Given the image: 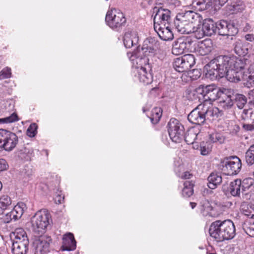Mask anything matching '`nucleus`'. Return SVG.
<instances>
[{"instance_id": "393cba45", "label": "nucleus", "mask_w": 254, "mask_h": 254, "mask_svg": "<svg viewBox=\"0 0 254 254\" xmlns=\"http://www.w3.org/2000/svg\"><path fill=\"white\" fill-rule=\"evenodd\" d=\"M228 190L232 196L240 197L241 193H242L241 180L237 179L231 182Z\"/></svg>"}, {"instance_id": "9d476101", "label": "nucleus", "mask_w": 254, "mask_h": 254, "mask_svg": "<svg viewBox=\"0 0 254 254\" xmlns=\"http://www.w3.org/2000/svg\"><path fill=\"white\" fill-rule=\"evenodd\" d=\"M169 135L171 140L176 143L184 139V127L176 119H171L168 124Z\"/></svg>"}, {"instance_id": "e2e57ef3", "label": "nucleus", "mask_w": 254, "mask_h": 254, "mask_svg": "<svg viewBox=\"0 0 254 254\" xmlns=\"http://www.w3.org/2000/svg\"><path fill=\"white\" fill-rule=\"evenodd\" d=\"M243 127L247 130L252 131L254 129V125L245 124L243 125Z\"/></svg>"}, {"instance_id": "72a5a7b5", "label": "nucleus", "mask_w": 254, "mask_h": 254, "mask_svg": "<svg viewBox=\"0 0 254 254\" xmlns=\"http://www.w3.org/2000/svg\"><path fill=\"white\" fill-rule=\"evenodd\" d=\"M234 50L236 54L239 56H245L248 53V48L240 40L236 41L235 43Z\"/></svg>"}, {"instance_id": "13d9d810", "label": "nucleus", "mask_w": 254, "mask_h": 254, "mask_svg": "<svg viewBox=\"0 0 254 254\" xmlns=\"http://www.w3.org/2000/svg\"><path fill=\"white\" fill-rule=\"evenodd\" d=\"M23 173L24 176L30 178L33 175V170L29 167L26 166L23 171Z\"/></svg>"}, {"instance_id": "1a4fd4ad", "label": "nucleus", "mask_w": 254, "mask_h": 254, "mask_svg": "<svg viewBox=\"0 0 254 254\" xmlns=\"http://www.w3.org/2000/svg\"><path fill=\"white\" fill-rule=\"evenodd\" d=\"M50 218V214L46 210L37 212L31 218L33 230L38 232H42L49 224Z\"/></svg>"}, {"instance_id": "4be33fe9", "label": "nucleus", "mask_w": 254, "mask_h": 254, "mask_svg": "<svg viewBox=\"0 0 254 254\" xmlns=\"http://www.w3.org/2000/svg\"><path fill=\"white\" fill-rule=\"evenodd\" d=\"M224 76L230 82H237L243 80V71L237 70L232 67L229 68Z\"/></svg>"}, {"instance_id": "ea45409f", "label": "nucleus", "mask_w": 254, "mask_h": 254, "mask_svg": "<svg viewBox=\"0 0 254 254\" xmlns=\"http://www.w3.org/2000/svg\"><path fill=\"white\" fill-rule=\"evenodd\" d=\"M245 159L249 165L254 164V144L250 146L246 152Z\"/></svg>"}, {"instance_id": "20e7f679", "label": "nucleus", "mask_w": 254, "mask_h": 254, "mask_svg": "<svg viewBox=\"0 0 254 254\" xmlns=\"http://www.w3.org/2000/svg\"><path fill=\"white\" fill-rule=\"evenodd\" d=\"M134 63L135 61L137 64L138 78L139 81L145 84H148L152 81V76L148 72L151 70V67L148 63L149 59L147 58H136L135 60H131Z\"/></svg>"}, {"instance_id": "a878e982", "label": "nucleus", "mask_w": 254, "mask_h": 254, "mask_svg": "<svg viewBox=\"0 0 254 254\" xmlns=\"http://www.w3.org/2000/svg\"><path fill=\"white\" fill-rule=\"evenodd\" d=\"M207 186L212 190L216 189L222 181L221 176L216 173H212L207 178Z\"/></svg>"}, {"instance_id": "aec40b11", "label": "nucleus", "mask_w": 254, "mask_h": 254, "mask_svg": "<svg viewBox=\"0 0 254 254\" xmlns=\"http://www.w3.org/2000/svg\"><path fill=\"white\" fill-rule=\"evenodd\" d=\"M242 194L244 199H248L249 192L254 189V178L248 177L241 180Z\"/></svg>"}, {"instance_id": "37998d69", "label": "nucleus", "mask_w": 254, "mask_h": 254, "mask_svg": "<svg viewBox=\"0 0 254 254\" xmlns=\"http://www.w3.org/2000/svg\"><path fill=\"white\" fill-rule=\"evenodd\" d=\"M212 145L209 142H202L200 144V153L202 155L208 154L211 151Z\"/></svg>"}, {"instance_id": "4468645a", "label": "nucleus", "mask_w": 254, "mask_h": 254, "mask_svg": "<svg viewBox=\"0 0 254 254\" xmlns=\"http://www.w3.org/2000/svg\"><path fill=\"white\" fill-rule=\"evenodd\" d=\"M203 103L198 105L188 115V119L193 124L201 125L204 123L206 116Z\"/></svg>"}, {"instance_id": "2eb2a0df", "label": "nucleus", "mask_w": 254, "mask_h": 254, "mask_svg": "<svg viewBox=\"0 0 254 254\" xmlns=\"http://www.w3.org/2000/svg\"><path fill=\"white\" fill-rule=\"evenodd\" d=\"M201 88H202L201 94L205 98V101L208 100L210 102L218 100L221 92L214 85L207 86L201 85Z\"/></svg>"}, {"instance_id": "6e6552de", "label": "nucleus", "mask_w": 254, "mask_h": 254, "mask_svg": "<svg viewBox=\"0 0 254 254\" xmlns=\"http://www.w3.org/2000/svg\"><path fill=\"white\" fill-rule=\"evenodd\" d=\"M105 21L110 27L117 29L125 25L126 18L123 13L120 10L113 8L107 12Z\"/></svg>"}, {"instance_id": "f257e3e1", "label": "nucleus", "mask_w": 254, "mask_h": 254, "mask_svg": "<svg viewBox=\"0 0 254 254\" xmlns=\"http://www.w3.org/2000/svg\"><path fill=\"white\" fill-rule=\"evenodd\" d=\"M232 62L231 58L226 56H219L214 58L204 67L206 77L214 80L224 77L226 72L231 68Z\"/></svg>"}, {"instance_id": "7c9ffc66", "label": "nucleus", "mask_w": 254, "mask_h": 254, "mask_svg": "<svg viewBox=\"0 0 254 254\" xmlns=\"http://www.w3.org/2000/svg\"><path fill=\"white\" fill-rule=\"evenodd\" d=\"M18 156L21 159L25 161H29L33 156V149L30 146L27 144L19 151Z\"/></svg>"}, {"instance_id": "9b49d317", "label": "nucleus", "mask_w": 254, "mask_h": 254, "mask_svg": "<svg viewBox=\"0 0 254 254\" xmlns=\"http://www.w3.org/2000/svg\"><path fill=\"white\" fill-rule=\"evenodd\" d=\"M193 43L189 38H179L173 44L172 52L174 55H179L185 52L192 51Z\"/></svg>"}, {"instance_id": "39448f33", "label": "nucleus", "mask_w": 254, "mask_h": 254, "mask_svg": "<svg viewBox=\"0 0 254 254\" xmlns=\"http://www.w3.org/2000/svg\"><path fill=\"white\" fill-rule=\"evenodd\" d=\"M12 246L13 254H26L28 250L29 240L22 229L17 230Z\"/></svg>"}, {"instance_id": "49530a36", "label": "nucleus", "mask_w": 254, "mask_h": 254, "mask_svg": "<svg viewBox=\"0 0 254 254\" xmlns=\"http://www.w3.org/2000/svg\"><path fill=\"white\" fill-rule=\"evenodd\" d=\"M243 229L247 235L250 237H254V223H246L243 225Z\"/></svg>"}, {"instance_id": "603ef678", "label": "nucleus", "mask_w": 254, "mask_h": 254, "mask_svg": "<svg viewBox=\"0 0 254 254\" xmlns=\"http://www.w3.org/2000/svg\"><path fill=\"white\" fill-rule=\"evenodd\" d=\"M37 125L33 123L30 125L27 129V134L29 137H34L37 133Z\"/></svg>"}, {"instance_id": "ddd939ff", "label": "nucleus", "mask_w": 254, "mask_h": 254, "mask_svg": "<svg viewBox=\"0 0 254 254\" xmlns=\"http://www.w3.org/2000/svg\"><path fill=\"white\" fill-rule=\"evenodd\" d=\"M217 32L220 35L233 36L238 33V29L234 23L228 22L226 20H221L216 22Z\"/></svg>"}, {"instance_id": "6e6d98bb", "label": "nucleus", "mask_w": 254, "mask_h": 254, "mask_svg": "<svg viewBox=\"0 0 254 254\" xmlns=\"http://www.w3.org/2000/svg\"><path fill=\"white\" fill-rule=\"evenodd\" d=\"M239 126L236 124H234V125H232L229 127L230 133L232 135L236 134L239 132Z\"/></svg>"}, {"instance_id": "412c9836", "label": "nucleus", "mask_w": 254, "mask_h": 254, "mask_svg": "<svg viewBox=\"0 0 254 254\" xmlns=\"http://www.w3.org/2000/svg\"><path fill=\"white\" fill-rule=\"evenodd\" d=\"M124 44L127 48H130L136 45L138 41L137 33L135 31H128L126 32L124 37Z\"/></svg>"}, {"instance_id": "bb28decb", "label": "nucleus", "mask_w": 254, "mask_h": 254, "mask_svg": "<svg viewBox=\"0 0 254 254\" xmlns=\"http://www.w3.org/2000/svg\"><path fill=\"white\" fill-rule=\"evenodd\" d=\"M63 246L64 250L73 251L76 248V241L73 234L68 233L64 235L63 238Z\"/></svg>"}, {"instance_id": "774afa93", "label": "nucleus", "mask_w": 254, "mask_h": 254, "mask_svg": "<svg viewBox=\"0 0 254 254\" xmlns=\"http://www.w3.org/2000/svg\"><path fill=\"white\" fill-rule=\"evenodd\" d=\"M249 94L250 96H252L253 100H254V89L253 90L250 91Z\"/></svg>"}, {"instance_id": "423d86ee", "label": "nucleus", "mask_w": 254, "mask_h": 254, "mask_svg": "<svg viewBox=\"0 0 254 254\" xmlns=\"http://www.w3.org/2000/svg\"><path fill=\"white\" fill-rule=\"evenodd\" d=\"M18 143L17 135L9 130L0 129V148L6 151H12Z\"/></svg>"}, {"instance_id": "79ce46f5", "label": "nucleus", "mask_w": 254, "mask_h": 254, "mask_svg": "<svg viewBox=\"0 0 254 254\" xmlns=\"http://www.w3.org/2000/svg\"><path fill=\"white\" fill-rule=\"evenodd\" d=\"M234 100L236 106L240 109H243L247 102V98L242 94H236Z\"/></svg>"}, {"instance_id": "cd10ccee", "label": "nucleus", "mask_w": 254, "mask_h": 254, "mask_svg": "<svg viewBox=\"0 0 254 254\" xmlns=\"http://www.w3.org/2000/svg\"><path fill=\"white\" fill-rule=\"evenodd\" d=\"M218 103L220 107L226 110L232 107L234 102L231 96H228L223 92H220L218 98Z\"/></svg>"}, {"instance_id": "f704fd0d", "label": "nucleus", "mask_w": 254, "mask_h": 254, "mask_svg": "<svg viewBox=\"0 0 254 254\" xmlns=\"http://www.w3.org/2000/svg\"><path fill=\"white\" fill-rule=\"evenodd\" d=\"M197 136V133L194 129L191 128L189 129L185 134L184 133V139L188 144H193Z\"/></svg>"}, {"instance_id": "0eeeda50", "label": "nucleus", "mask_w": 254, "mask_h": 254, "mask_svg": "<svg viewBox=\"0 0 254 254\" xmlns=\"http://www.w3.org/2000/svg\"><path fill=\"white\" fill-rule=\"evenodd\" d=\"M222 171L227 175H235L238 174L242 167L240 159L234 156L224 158L221 162Z\"/></svg>"}, {"instance_id": "6ab92c4d", "label": "nucleus", "mask_w": 254, "mask_h": 254, "mask_svg": "<svg viewBox=\"0 0 254 254\" xmlns=\"http://www.w3.org/2000/svg\"><path fill=\"white\" fill-rule=\"evenodd\" d=\"M202 103L205 109L206 119L210 120L211 118H218L221 115V112L219 109L213 107L210 102L205 101Z\"/></svg>"}, {"instance_id": "bf43d9fd", "label": "nucleus", "mask_w": 254, "mask_h": 254, "mask_svg": "<svg viewBox=\"0 0 254 254\" xmlns=\"http://www.w3.org/2000/svg\"><path fill=\"white\" fill-rule=\"evenodd\" d=\"M8 167V165L5 160L0 159V172L5 170Z\"/></svg>"}, {"instance_id": "052dcab7", "label": "nucleus", "mask_w": 254, "mask_h": 254, "mask_svg": "<svg viewBox=\"0 0 254 254\" xmlns=\"http://www.w3.org/2000/svg\"><path fill=\"white\" fill-rule=\"evenodd\" d=\"M64 196L61 194H58L55 197V202L56 204H61L64 201Z\"/></svg>"}, {"instance_id": "5fc2aeb1", "label": "nucleus", "mask_w": 254, "mask_h": 254, "mask_svg": "<svg viewBox=\"0 0 254 254\" xmlns=\"http://www.w3.org/2000/svg\"><path fill=\"white\" fill-rule=\"evenodd\" d=\"M154 30L157 32L160 29H162V28L168 29L170 28V23H163V24L162 22H158V23H154Z\"/></svg>"}, {"instance_id": "864d4df0", "label": "nucleus", "mask_w": 254, "mask_h": 254, "mask_svg": "<svg viewBox=\"0 0 254 254\" xmlns=\"http://www.w3.org/2000/svg\"><path fill=\"white\" fill-rule=\"evenodd\" d=\"M11 68L8 67H6L4 68L0 72V80L10 78L11 76Z\"/></svg>"}, {"instance_id": "680f3d73", "label": "nucleus", "mask_w": 254, "mask_h": 254, "mask_svg": "<svg viewBox=\"0 0 254 254\" xmlns=\"http://www.w3.org/2000/svg\"><path fill=\"white\" fill-rule=\"evenodd\" d=\"M142 50L145 53V56H146V53L148 52L151 53H153L154 52V48L151 46H147L146 47L144 46L142 48Z\"/></svg>"}, {"instance_id": "f3484780", "label": "nucleus", "mask_w": 254, "mask_h": 254, "mask_svg": "<svg viewBox=\"0 0 254 254\" xmlns=\"http://www.w3.org/2000/svg\"><path fill=\"white\" fill-rule=\"evenodd\" d=\"M213 49L212 41L210 39H206L198 43L195 49L197 54L200 56H205L209 54Z\"/></svg>"}, {"instance_id": "a211bd4d", "label": "nucleus", "mask_w": 254, "mask_h": 254, "mask_svg": "<svg viewBox=\"0 0 254 254\" xmlns=\"http://www.w3.org/2000/svg\"><path fill=\"white\" fill-rule=\"evenodd\" d=\"M178 17H179L182 21H185V22L189 23V24H192L200 22V16L198 13L194 12L192 11H187L185 13H179Z\"/></svg>"}, {"instance_id": "b1692460", "label": "nucleus", "mask_w": 254, "mask_h": 254, "mask_svg": "<svg viewBox=\"0 0 254 254\" xmlns=\"http://www.w3.org/2000/svg\"><path fill=\"white\" fill-rule=\"evenodd\" d=\"M202 25L207 36H211L217 32L216 22H215L212 19H204Z\"/></svg>"}, {"instance_id": "0e129e2a", "label": "nucleus", "mask_w": 254, "mask_h": 254, "mask_svg": "<svg viewBox=\"0 0 254 254\" xmlns=\"http://www.w3.org/2000/svg\"><path fill=\"white\" fill-rule=\"evenodd\" d=\"M245 39L249 41H253L254 40V35L248 34L245 36Z\"/></svg>"}, {"instance_id": "4d7b16f0", "label": "nucleus", "mask_w": 254, "mask_h": 254, "mask_svg": "<svg viewBox=\"0 0 254 254\" xmlns=\"http://www.w3.org/2000/svg\"><path fill=\"white\" fill-rule=\"evenodd\" d=\"M2 219L5 223H9L12 220H13L12 215L11 214V211L4 215L2 217Z\"/></svg>"}, {"instance_id": "338daca9", "label": "nucleus", "mask_w": 254, "mask_h": 254, "mask_svg": "<svg viewBox=\"0 0 254 254\" xmlns=\"http://www.w3.org/2000/svg\"><path fill=\"white\" fill-rule=\"evenodd\" d=\"M251 218L254 219V205L252 204Z\"/></svg>"}, {"instance_id": "c9c22d12", "label": "nucleus", "mask_w": 254, "mask_h": 254, "mask_svg": "<svg viewBox=\"0 0 254 254\" xmlns=\"http://www.w3.org/2000/svg\"><path fill=\"white\" fill-rule=\"evenodd\" d=\"M184 187L182 190V195L184 197H190L193 193V184L190 181H186L184 183Z\"/></svg>"}, {"instance_id": "473e14b6", "label": "nucleus", "mask_w": 254, "mask_h": 254, "mask_svg": "<svg viewBox=\"0 0 254 254\" xmlns=\"http://www.w3.org/2000/svg\"><path fill=\"white\" fill-rule=\"evenodd\" d=\"M231 60L233 62L231 63V67H233L237 70L243 71V70L247 64V61L246 59H237L231 58Z\"/></svg>"}, {"instance_id": "a18cd8bd", "label": "nucleus", "mask_w": 254, "mask_h": 254, "mask_svg": "<svg viewBox=\"0 0 254 254\" xmlns=\"http://www.w3.org/2000/svg\"><path fill=\"white\" fill-rule=\"evenodd\" d=\"M152 116L151 118V122L153 123H157L160 120L162 116V111L159 108H155L152 111Z\"/></svg>"}, {"instance_id": "58836bf2", "label": "nucleus", "mask_w": 254, "mask_h": 254, "mask_svg": "<svg viewBox=\"0 0 254 254\" xmlns=\"http://www.w3.org/2000/svg\"><path fill=\"white\" fill-rule=\"evenodd\" d=\"M191 33H193L194 36L197 39L202 38L206 36L202 25L201 26L200 25H198L197 27L192 25V28H191Z\"/></svg>"}, {"instance_id": "e433bc0d", "label": "nucleus", "mask_w": 254, "mask_h": 254, "mask_svg": "<svg viewBox=\"0 0 254 254\" xmlns=\"http://www.w3.org/2000/svg\"><path fill=\"white\" fill-rule=\"evenodd\" d=\"M201 85L195 89L191 90L188 89L186 90L185 95L186 97L190 100H193L198 98L197 95L198 94H201Z\"/></svg>"}, {"instance_id": "3c124183", "label": "nucleus", "mask_w": 254, "mask_h": 254, "mask_svg": "<svg viewBox=\"0 0 254 254\" xmlns=\"http://www.w3.org/2000/svg\"><path fill=\"white\" fill-rule=\"evenodd\" d=\"M243 113L245 119H250L252 121L254 122V108H251L248 109H244Z\"/></svg>"}, {"instance_id": "69168bd1", "label": "nucleus", "mask_w": 254, "mask_h": 254, "mask_svg": "<svg viewBox=\"0 0 254 254\" xmlns=\"http://www.w3.org/2000/svg\"><path fill=\"white\" fill-rule=\"evenodd\" d=\"M191 176V174H190L189 172H186L183 173L182 176V178L184 179H187L190 178V177Z\"/></svg>"}, {"instance_id": "4c0bfd02", "label": "nucleus", "mask_w": 254, "mask_h": 254, "mask_svg": "<svg viewBox=\"0 0 254 254\" xmlns=\"http://www.w3.org/2000/svg\"><path fill=\"white\" fill-rule=\"evenodd\" d=\"M12 200L7 195H2L0 197V209L1 210H5L11 205Z\"/></svg>"}, {"instance_id": "a19ab883", "label": "nucleus", "mask_w": 254, "mask_h": 254, "mask_svg": "<svg viewBox=\"0 0 254 254\" xmlns=\"http://www.w3.org/2000/svg\"><path fill=\"white\" fill-rule=\"evenodd\" d=\"M245 8V6L243 1H238L230 6L229 9L232 13H236L243 11Z\"/></svg>"}, {"instance_id": "c03bdc74", "label": "nucleus", "mask_w": 254, "mask_h": 254, "mask_svg": "<svg viewBox=\"0 0 254 254\" xmlns=\"http://www.w3.org/2000/svg\"><path fill=\"white\" fill-rule=\"evenodd\" d=\"M224 141V138L218 133H213L209 134V141L208 142L211 143L219 142L222 143Z\"/></svg>"}, {"instance_id": "de8ad7c7", "label": "nucleus", "mask_w": 254, "mask_h": 254, "mask_svg": "<svg viewBox=\"0 0 254 254\" xmlns=\"http://www.w3.org/2000/svg\"><path fill=\"white\" fill-rule=\"evenodd\" d=\"M18 121L16 114L13 113L9 116L0 119V124H8Z\"/></svg>"}, {"instance_id": "f8f14e48", "label": "nucleus", "mask_w": 254, "mask_h": 254, "mask_svg": "<svg viewBox=\"0 0 254 254\" xmlns=\"http://www.w3.org/2000/svg\"><path fill=\"white\" fill-rule=\"evenodd\" d=\"M52 242L50 237L47 235L41 236L34 242V254H46L49 252L50 245Z\"/></svg>"}, {"instance_id": "8fccbe9b", "label": "nucleus", "mask_w": 254, "mask_h": 254, "mask_svg": "<svg viewBox=\"0 0 254 254\" xmlns=\"http://www.w3.org/2000/svg\"><path fill=\"white\" fill-rule=\"evenodd\" d=\"M212 209V206L207 201H204L201 205L200 211L203 215H208Z\"/></svg>"}, {"instance_id": "5701e85b", "label": "nucleus", "mask_w": 254, "mask_h": 254, "mask_svg": "<svg viewBox=\"0 0 254 254\" xmlns=\"http://www.w3.org/2000/svg\"><path fill=\"white\" fill-rule=\"evenodd\" d=\"M174 25L178 31L181 34H189L191 33V28L192 25L189 24V23L182 21L176 16V19L174 20Z\"/></svg>"}, {"instance_id": "7ed1b4c3", "label": "nucleus", "mask_w": 254, "mask_h": 254, "mask_svg": "<svg viewBox=\"0 0 254 254\" xmlns=\"http://www.w3.org/2000/svg\"><path fill=\"white\" fill-rule=\"evenodd\" d=\"M195 64L194 56L192 54H186L181 57L176 58L173 63V67L176 71L182 72L181 76L183 81L186 82L195 79L200 76L197 70L188 71Z\"/></svg>"}, {"instance_id": "c756f323", "label": "nucleus", "mask_w": 254, "mask_h": 254, "mask_svg": "<svg viewBox=\"0 0 254 254\" xmlns=\"http://www.w3.org/2000/svg\"><path fill=\"white\" fill-rule=\"evenodd\" d=\"M243 81L247 85L254 84V63L250 65L247 71H243Z\"/></svg>"}, {"instance_id": "f03ea898", "label": "nucleus", "mask_w": 254, "mask_h": 254, "mask_svg": "<svg viewBox=\"0 0 254 254\" xmlns=\"http://www.w3.org/2000/svg\"><path fill=\"white\" fill-rule=\"evenodd\" d=\"M209 233L211 237L220 242L233 239L236 235V229L233 222L229 219L216 220L211 224Z\"/></svg>"}, {"instance_id": "dca6fc26", "label": "nucleus", "mask_w": 254, "mask_h": 254, "mask_svg": "<svg viewBox=\"0 0 254 254\" xmlns=\"http://www.w3.org/2000/svg\"><path fill=\"white\" fill-rule=\"evenodd\" d=\"M171 11L168 9H164L162 7L157 8L156 14L154 17V23L162 22L165 23H170L171 18L170 16Z\"/></svg>"}, {"instance_id": "2f4dec72", "label": "nucleus", "mask_w": 254, "mask_h": 254, "mask_svg": "<svg viewBox=\"0 0 254 254\" xmlns=\"http://www.w3.org/2000/svg\"><path fill=\"white\" fill-rule=\"evenodd\" d=\"M157 33L160 39L164 41H170L174 38V34L171 27L168 29L162 28Z\"/></svg>"}, {"instance_id": "09e8293b", "label": "nucleus", "mask_w": 254, "mask_h": 254, "mask_svg": "<svg viewBox=\"0 0 254 254\" xmlns=\"http://www.w3.org/2000/svg\"><path fill=\"white\" fill-rule=\"evenodd\" d=\"M251 208L252 204L250 205L246 202H244L241 204L240 209L242 213L244 215L251 218Z\"/></svg>"}, {"instance_id": "c85d7f7f", "label": "nucleus", "mask_w": 254, "mask_h": 254, "mask_svg": "<svg viewBox=\"0 0 254 254\" xmlns=\"http://www.w3.org/2000/svg\"><path fill=\"white\" fill-rule=\"evenodd\" d=\"M26 209L27 207L24 203L18 202L11 211L13 220L16 221L20 218Z\"/></svg>"}]
</instances>
